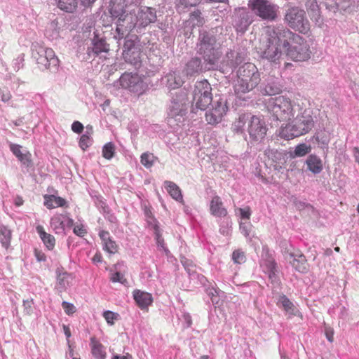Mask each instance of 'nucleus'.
Segmentation results:
<instances>
[{
    "label": "nucleus",
    "instance_id": "nucleus-1",
    "mask_svg": "<svg viewBox=\"0 0 359 359\" xmlns=\"http://www.w3.org/2000/svg\"><path fill=\"white\" fill-rule=\"evenodd\" d=\"M199 40L198 52L200 55H203L205 62V66L203 67L201 62L198 58H192L187 63L183 71L187 76H191L203 70L213 69L220 57L219 52L215 47V39L214 37L209 36L206 33H203L200 35Z\"/></svg>",
    "mask_w": 359,
    "mask_h": 359
},
{
    "label": "nucleus",
    "instance_id": "nucleus-2",
    "mask_svg": "<svg viewBox=\"0 0 359 359\" xmlns=\"http://www.w3.org/2000/svg\"><path fill=\"white\" fill-rule=\"evenodd\" d=\"M286 28L280 27H267L264 32L261 47L260 56L269 62L278 63L283 57L281 48L285 50L283 35L286 34Z\"/></svg>",
    "mask_w": 359,
    "mask_h": 359
},
{
    "label": "nucleus",
    "instance_id": "nucleus-3",
    "mask_svg": "<svg viewBox=\"0 0 359 359\" xmlns=\"http://www.w3.org/2000/svg\"><path fill=\"white\" fill-rule=\"evenodd\" d=\"M296 116L278 130V136L291 140L308 133L314 126V121L309 111L302 108L297 111Z\"/></svg>",
    "mask_w": 359,
    "mask_h": 359
},
{
    "label": "nucleus",
    "instance_id": "nucleus-4",
    "mask_svg": "<svg viewBox=\"0 0 359 359\" xmlns=\"http://www.w3.org/2000/svg\"><path fill=\"white\" fill-rule=\"evenodd\" d=\"M283 43L287 57L294 62H304L311 58V51L306 41L286 28Z\"/></svg>",
    "mask_w": 359,
    "mask_h": 359
},
{
    "label": "nucleus",
    "instance_id": "nucleus-5",
    "mask_svg": "<svg viewBox=\"0 0 359 359\" xmlns=\"http://www.w3.org/2000/svg\"><path fill=\"white\" fill-rule=\"evenodd\" d=\"M266 108L274 119L288 123L300 109L298 104L284 95L269 99Z\"/></svg>",
    "mask_w": 359,
    "mask_h": 359
},
{
    "label": "nucleus",
    "instance_id": "nucleus-6",
    "mask_svg": "<svg viewBox=\"0 0 359 359\" xmlns=\"http://www.w3.org/2000/svg\"><path fill=\"white\" fill-rule=\"evenodd\" d=\"M259 82L260 75L257 67L250 62L245 63L238 71L235 92L238 95L247 93L253 90Z\"/></svg>",
    "mask_w": 359,
    "mask_h": 359
},
{
    "label": "nucleus",
    "instance_id": "nucleus-7",
    "mask_svg": "<svg viewBox=\"0 0 359 359\" xmlns=\"http://www.w3.org/2000/svg\"><path fill=\"white\" fill-rule=\"evenodd\" d=\"M32 57L40 68L50 70L57 69L60 60L55 51L43 43L34 42L31 46Z\"/></svg>",
    "mask_w": 359,
    "mask_h": 359
},
{
    "label": "nucleus",
    "instance_id": "nucleus-8",
    "mask_svg": "<svg viewBox=\"0 0 359 359\" xmlns=\"http://www.w3.org/2000/svg\"><path fill=\"white\" fill-rule=\"evenodd\" d=\"M284 20L292 29L302 34H307L310 30V23L304 9L298 6H288L285 9Z\"/></svg>",
    "mask_w": 359,
    "mask_h": 359
},
{
    "label": "nucleus",
    "instance_id": "nucleus-9",
    "mask_svg": "<svg viewBox=\"0 0 359 359\" xmlns=\"http://www.w3.org/2000/svg\"><path fill=\"white\" fill-rule=\"evenodd\" d=\"M248 7L257 16L267 21L275 20L279 7L269 0H249Z\"/></svg>",
    "mask_w": 359,
    "mask_h": 359
},
{
    "label": "nucleus",
    "instance_id": "nucleus-10",
    "mask_svg": "<svg viewBox=\"0 0 359 359\" xmlns=\"http://www.w3.org/2000/svg\"><path fill=\"white\" fill-rule=\"evenodd\" d=\"M114 87L127 89L132 93L142 95L146 90L147 86L137 74L126 72L114 82Z\"/></svg>",
    "mask_w": 359,
    "mask_h": 359
},
{
    "label": "nucleus",
    "instance_id": "nucleus-11",
    "mask_svg": "<svg viewBox=\"0 0 359 359\" xmlns=\"http://www.w3.org/2000/svg\"><path fill=\"white\" fill-rule=\"evenodd\" d=\"M212 88L206 80L197 81L193 93V100L196 108L205 110L212 101Z\"/></svg>",
    "mask_w": 359,
    "mask_h": 359
},
{
    "label": "nucleus",
    "instance_id": "nucleus-12",
    "mask_svg": "<svg viewBox=\"0 0 359 359\" xmlns=\"http://www.w3.org/2000/svg\"><path fill=\"white\" fill-rule=\"evenodd\" d=\"M248 133L251 142H262L266 137L268 126L263 117L252 115L248 120Z\"/></svg>",
    "mask_w": 359,
    "mask_h": 359
},
{
    "label": "nucleus",
    "instance_id": "nucleus-13",
    "mask_svg": "<svg viewBox=\"0 0 359 359\" xmlns=\"http://www.w3.org/2000/svg\"><path fill=\"white\" fill-rule=\"evenodd\" d=\"M189 103L187 93L184 90H180L176 93L175 97L172 98L168 116L176 120L180 119L187 114Z\"/></svg>",
    "mask_w": 359,
    "mask_h": 359
},
{
    "label": "nucleus",
    "instance_id": "nucleus-14",
    "mask_svg": "<svg viewBox=\"0 0 359 359\" xmlns=\"http://www.w3.org/2000/svg\"><path fill=\"white\" fill-rule=\"evenodd\" d=\"M114 23L116 26V35H114V38L117 40H120L124 37H126V39L130 38V36H128L129 33L134 28L137 27L133 10H130L128 13L124 15L123 17H119Z\"/></svg>",
    "mask_w": 359,
    "mask_h": 359
},
{
    "label": "nucleus",
    "instance_id": "nucleus-15",
    "mask_svg": "<svg viewBox=\"0 0 359 359\" xmlns=\"http://www.w3.org/2000/svg\"><path fill=\"white\" fill-rule=\"evenodd\" d=\"M123 55L127 62L137 65L140 62L141 47L136 35L127 38L124 43Z\"/></svg>",
    "mask_w": 359,
    "mask_h": 359
},
{
    "label": "nucleus",
    "instance_id": "nucleus-16",
    "mask_svg": "<svg viewBox=\"0 0 359 359\" xmlns=\"http://www.w3.org/2000/svg\"><path fill=\"white\" fill-rule=\"evenodd\" d=\"M228 111L226 100L223 97H219L213 102L212 108L205 113V120L210 124L219 123Z\"/></svg>",
    "mask_w": 359,
    "mask_h": 359
},
{
    "label": "nucleus",
    "instance_id": "nucleus-17",
    "mask_svg": "<svg viewBox=\"0 0 359 359\" xmlns=\"http://www.w3.org/2000/svg\"><path fill=\"white\" fill-rule=\"evenodd\" d=\"M137 28L144 27L156 20V11L150 7L135 8L133 9Z\"/></svg>",
    "mask_w": 359,
    "mask_h": 359
},
{
    "label": "nucleus",
    "instance_id": "nucleus-18",
    "mask_svg": "<svg viewBox=\"0 0 359 359\" xmlns=\"http://www.w3.org/2000/svg\"><path fill=\"white\" fill-rule=\"evenodd\" d=\"M74 221L67 214H55L50 219V226L57 234H65L73 226Z\"/></svg>",
    "mask_w": 359,
    "mask_h": 359
},
{
    "label": "nucleus",
    "instance_id": "nucleus-19",
    "mask_svg": "<svg viewBox=\"0 0 359 359\" xmlns=\"http://www.w3.org/2000/svg\"><path fill=\"white\" fill-rule=\"evenodd\" d=\"M252 22V14L246 9L240 8L236 11L234 27L237 32L241 33L245 32Z\"/></svg>",
    "mask_w": 359,
    "mask_h": 359
},
{
    "label": "nucleus",
    "instance_id": "nucleus-20",
    "mask_svg": "<svg viewBox=\"0 0 359 359\" xmlns=\"http://www.w3.org/2000/svg\"><path fill=\"white\" fill-rule=\"evenodd\" d=\"M131 7L126 4V0H111L109 12L113 22L134 9Z\"/></svg>",
    "mask_w": 359,
    "mask_h": 359
},
{
    "label": "nucleus",
    "instance_id": "nucleus-21",
    "mask_svg": "<svg viewBox=\"0 0 359 359\" xmlns=\"http://www.w3.org/2000/svg\"><path fill=\"white\" fill-rule=\"evenodd\" d=\"M210 212L216 217H224L227 215V210L224 207L223 203L218 196H215L210 201Z\"/></svg>",
    "mask_w": 359,
    "mask_h": 359
},
{
    "label": "nucleus",
    "instance_id": "nucleus-22",
    "mask_svg": "<svg viewBox=\"0 0 359 359\" xmlns=\"http://www.w3.org/2000/svg\"><path fill=\"white\" fill-rule=\"evenodd\" d=\"M133 295L136 304L142 309L147 308L153 302V298L150 293L140 290H134Z\"/></svg>",
    "mask_w": 359,
    "mask_h": 359
},
{
    "label": "nucleus",
    "instance_id": "nucleus-23",
    "mask_svg": "<svg viewBox=\"0 0 359 359\" xmlns=\"http://www.w3.org/2000/svg\"><path fill=\"white\" fill-rule=\"evenodd\" d=\"M263 252H266V258H264L262 255V259L261 261V266L264 268L266 273L269 274V278L273 280L276 278V264L273 259L271 257H268V250L266 248H263Z\"/></svg>",
    "mask_w": 359,
    "mask_h": 359
},
{
    "label": "nucleus",
    "instance_id": "nucleus-24",
    "mask_svg": "<svg viewBox=\"0 0 359 359\" xmlns=\"http://www.w3.org/2000/svg\"><path fill=\"white\" fill-rule=\"evenodd\" d=\"M305 164L307 169L315 175L320 173L323 170V163L321 158L315 154H310L307 157Z\"/></svg>",
    "mask_w": 359,
    "mask_h": 359
},
{
    "label": "nucleus",
    "instance_id": "nucleus-25",
    "mask_svg": "<svg viewBox=\"0 0 359 359\" xmlns=\"http://www.w3.org/2000/svg\"><path fill=\"white\" fill-rule=\"evenodd\" d=\"M90 50L95 55H99L101 53H107L109 50V46L102 38H99L97 34H95L94 38L92 41V47L88 48V53L90 54Z\"/></svg>",
    "mask_w": 359,
    "mask_h": 359
},
{
    "label": "nucleus",
    "instance_id": "nucleus-26",
    "mask_svg": "<svg viewBox=\"0 0 359 359\" xmlns=\"http://www.w3.org/2000/svg\"><path fill=\"white\" fill-rule=\"evenodd\" d=\"M11 151L18 158V159L24 165L29 166L31 163V154L25 151H22V147L17 144L11 143L9 146Z\"/></svg>",
    "mask_w": 359,
    "mask_h": 359
},
{
    "label": "nucleus",
    "instance_id": "nucleus-27",
    "mask_svg": "<svg viewBox=\"0 0 359 359\" xmlns=\"http://www.w3.org/2000/svg\"><path fill=\"white\" fill-rule=\"evenodd\" d=\"M149 226L154 230L155 236H156V241L157 247L160 250L164 251L166 254L169 252L168 250L165 246L164 240L161 236V231L159 226H158L156 220L150 217L147 221Z\"/></svg>",
    "mask_w": 359,
    "mask_h": 359
},
{
    "label": "nucleus",
    "instance_id": "nucleus-28",
    "mask_svg": "<svg viewBox=\"0 0 359 359\" xmlns=\"http://www.w3.org/2000/svg\"><path fill=\"white\" fill-rule=\"evenodd\" d=\"M164 188L169 195L176 201L183 203V196L180 188L173 182L165 181Z\"/></svg>",
    "mask_w": 359,
    "mask_h": 359
},
{
    "label": "nucleus",
    "instance_id": "nucleus-29",
    "mask_svg": "<svg viewBox=\"0 0 359 359\" xmlns=\"http://www.w3.org/2000/svg\"><path fill=\"white\" fill-rule=\"evenodd\" d=\"M99 236L102 240L103 249L110 254H114L117 250V245L113 240L111 239L109 232L100 231Z\"/></svg>",
    "mask_w": 359,
    "mask_h": 359
},
{
    "label": "nucleus",
    "instance_id": "nucleus-30",
    "mask_svg": "<svg viewBox=\"0 0 359 359\" xmlns=\"http://www.w3.org/2000/svg\"><path fill=\"white\" fill-rule=\"evenodd\" d=\"M91 353L95 359H105L106 351L104 346L95 337L90 339Z\"/></svg>",
    "mask_w": 359,
    "mask_h": 359
},
{
    "label": "nucleus",
    "instance_id": "nucleus-31",
    "mask_svg": "<svg viewBox=\"0 0 359 359\" xmlns=\"http://www.w3.org/2000/svg\"><path fill=\"white\" fill-rule=\"evenodd\" d=\"M290 255L292 258L290 262L297 271L301 273H306L308 271L306 259L303 255L290 254Z\"/></svg>",
    "mask_w": 359,
    "mask_h": 359
},
{
    "label": "nucleus",
    "instance_id": "nucleus-32",
    "mask_svg": "<svg viewBox=\"0 0 359 359\" xmlns=\"http://www.w3.org/2000/svg\"><path fill=\"white\" fill-rule=\"evenodd\" d=\"M36 230L46 247L48 250H53L55 244V239L54 236L46 233L43 227L41 225H38L36 227Z\"/></svg>",
    "mask_w": 359,
    "mask_h": 359
},
{
    "label": "nucleus",
    "instance_id": "nucleus-33",
    "mask_svg": "<svg viewBox=\"0 0 359 359\" xmlns=\"http://www.w3.org/2000/svg\"><path fill=\"white\" fill-rule=\"evenodd\" d=\"M73 276L67 272L60 273L57 277V287L60 290H65L72 285Z\"/></svg>",
    "mask_w": 359,
    "mask_h": 359
},
{
    "label": "nucleus",
    "instance_id": "nucleus-34",
    "mask_svg": "<svg viewBox=\"0 0 359 359\" xmlns=\"http://www.w3.org/2000/svg\"><path fill=\"white\" fill-rule=\"evenodd\" d=\"M280 86L273 79L269 81L261 89V93L264 95H274L279 94L281 92Z\"/></svg>",
    "mask_w": 359,
    "mask_h": 359
},
{
    "label": "nucleus",
    "instance_id": "nucleus-35",
    "mask_svg": "<svg viewBox=\"0 0 359 359\" xmlns=\"http://www.w3.org/2000/svg\"><path fill=\"white\" fill-rule=\"evenodd\" d=\"M65 203V200L61 197L55 196L54 195H46L44 196V205L49 209L63 207Z\"/></svg>",
    "mask_w": 359,
    "mask_h": 359
},
{
    "label": "nucleus",
    "instance_id": "nucleus-36",
    "mask_svg": "<svg viewBox=\"0 0 359 359\" xmlns=\"http://www.w3.org/2000/svg\"><path fill=\"white\" fill-rule=\"evenodd\" d=\"M278 304L282 306L290 316H297L299 313L293 303L285 295L279 298Z\"/></svg>",
    "mask_w": 359,
    "mask_h": 359
},
{
    "label": "nucleus",
    "instance_id": "nucleus-37",
    "mask_svg": "<svg viewBox=\"0 0 359 359\" xmlns=\"http://www.w3.org/2000/svg\"><path fill=\"white\" fill-rule=\"evenodd\" d=\"M166 86L169 89H176L180 87L183 83V80L176 72H170L165 76Z\"/></svg>",
    "mask_w": 359,
    "mask_h": 359
},
{
    "label": "nucleus",
    "instance_id": "nucleus-38",
    "mask_svg": "<svg viewBox=\"0 0 359 359\" xmlns=\"http://www.w3.org/2000/svg\"><path fill=\"white\" fill-rule=\"evenodd\" d=\"M306 6L311 19L318 22L320 20V11L316 0H309Z\"/></svg>",
    "mask_w": 359,
    "mask_h": 359
},
{
    "label": "nucleus",
    "instance_id": "nucleus-39",
    "mask_svg": "<svg viewBox=\"0 0 359 359\" xmlns=\"http://www.w3.org/2000/svg\"><path fill=\"white\" fill-rule=\"evenodd\" d=\"M252 115L242 114L233 123V128L237 133H243L245 128H248V120Z\"/></svg>",
    "mask_w": 359,
    "mask_h": 359
},
{
    "label": "nucleus",
    "instance_id": "nucleus-40",
    "mask_svg": "<svg viewBox=\"0 0 359 359\" xmlns=\"http://www.w3.org/2000/svg\"><path fill=\"white\" fill-rule=\"evenodd\" d=\"M57 7L67 13H73L77 8V0H55Z\"/></svg>",
    "mask_w": 359,
    "mask_h": 359
},
{
    "label": "nucleus",
    "instance_id": "nucleus-41",
    "mask_svg": "<svg viewBox=\"0 0 359 359\" xmlns=\"http://www.w3.org/2000/svg\"><path fill=\"white\" fill-rule=\"evenodd\" d=\"M11 231L6 226H2L0 229V243L5 248H8L11 240Z\"/></svg>",
    "mask_w": 359,
    "mask_h": 359
},
{
    "label": "nucleus",
    "instance_id": "nucleus-42",
    "mask_svg": "<svg viewBox=\"0 0 359 359\" xmlns=\"http://www.w3.org/2000/svg\"><path fill=\"white\" fill-rule=\"evenodd\" d=\"M311 151V147L304 143L297 145L294 148V151L290 154L291 157H302L309 154Z\"/></svg>",
    "mask_w": 359,
    "mask_h": 359
},
{
    "label": "nucleus",
    "instance_id": "nucleus-43",
    "mask_svg": "<svg viewBox=\"0 0 359 359\" xmlns=\"http://www.w3.org/2000/svg\"><path fill=\"white\" fill-rule=\"evenodd\" d=\"M60 28L56 21H52L46 29V35L50 39L53 40L59 36Z\"/></svg>",
    "mask_w": 359,
    "mask_h": 359
},
{
    "label": "nucleus",
    "instance_id": "nucleus-44",
    "mask_svg": "<svg viewBox=\"0 0 359 359\" xmlns=\"http://www.w3.org/2000/svg\"><path fill=\"white\" fill-rule=\"evenodd\" d=\"M200 0H178L177 9L179 12H184L185 9L189 7L196 6Z\"/></svg>",
    "mask_w": 359,
    "mask_h": 359
},
{
    "label": "nucleus",
    "instance_id": "nucleus-45",
    "mask_svg": "<svg viewBox=\"0 0 359 359\" xmlns=\"http://www.w3.org/2000/svg\"><path fill=\"white\" fill-rule=\"evenodd\" d=\"M155 159L153 154L145 152L141 155L140 162L145 168H149L154 165Z\"/></svg>",
    "mask_w": 359,
    "mask_h": 359
},
{
    "label": "nucleus",
    "instance_id": "nucleus-46",
    "mask_svg": "<svg viewBox=\"0 0 359 359\" xmlns=\"http://www.w3.org/2000/svg\"><path fill=\"white\" fill-rule=\"evenodd\" d=\"M115 154V145L112 142L107 143L102 148V156L107 160L111 159Z\"/></svg>",
    "mask_w": 359,
    "mask_h": 359
},
{
    "label": "nucleus",
    "instance_id": "nucleus-47",
    "mask_svg": "<svg viewBox=\"0 0 359 359\" xmlns=\"http://www.w3.org/2000/svg\"><path fill=\"white\" fill-rule=\"evenodd\" d=\"M103 317L109 325H113L115 320H118L119 315L111 311H105L103 313Z\"/></svg>",
    "mask_w": 359,
    "mask_h": 359
},
{
    "label": "nucleus",
    "instance_id": "nucleus-48",
    "mask_svg": "<svg viewBox=\"0 0 359 359\" xmlns=\"http://www.w3.org/2000/svg\"><path fill=\"white\" fill-rule=\"evenodd\" d=\"M201 13L196 11L190 15V20L194 25L201 26L204 23L203 18L201 16Z\"/></svg>",
    "mask_w": 359,
    "mask_h": 359
},
{
    "label": "nucleus",
    "instance_id": "nucleus-49",
    "mask_svg": "<svg viewBox=\"0 0 359 359\" xmlns=\"http://www.w3.org/2000/svg\"><path fill=\"white\" fill-rule=\"evenodd\" d=\"M232 259L236 264H242L245 262V253L241 250H236L232 254Z\"/></svg>",
    "mask_w": 359,
    "mask_h": 359
},
{
    "label": "nucleus",
    "instance_id": "nucleus-50",
    "mask_svg": "<svg viewBox=\"0 0 359 359\" xmlns=\"http://www.w3.org/2000/svg\"><path fill=\"white\" fill-rule=\"evenodd\" d=\"M91 142L90 135L85 133L80 138L79 146L83 150H85L91 144Z\"/></svg>",
    "mask_w": 359,
    "mask_h": 359
},
{
    "label": "nucleus",
    "instance_id": "nucleus-51",
    "mask_svg": "<svg viewBox=\"0 0 359 359\" xmlns=\"http://www.w3.org/2000/svg\"><path fill=\"white\" fill-rule=\"evenodd\" d=\"M252 229V224L250 222H240V229L245 238H249Z\"/></svg>",
    "mask_w": 359,
    "mask_h": 359
},
{
    "label": "nucleus",
    "instance_id": "nucleus-52",
    "mask_svg": "<svg viewBox=\"0 0 359 359\" xmlns=\"http://www.w3.org/2000/svg\"><path fill=\"white\" fill-rule=\"evenodd\" d=\"M62 306L65 313L68 316L74 314L76 311V307L73 304L65 301L62 302Z\"/></svg>",
    "mask_w": 359,
    "mask_h": 359
},
{
    "label": "nucleus",
    "instance_id": "nucleus-53",
    "mask_svg": "<svg viewBox=\"0 0 359 359\" xmlns=\"http://www.w3.org/2000/svg\"><path fill=\"white\" fill-rule=\"evenodd\" d=\"M111 280L114 283L118 282L123 285H126L128 283L126 278L119 272H116L112 274Z\"/></svg>",
    "mask_w": 359,
    "mask_h": 359
},
{
    "label": "nucleus",
    "instance_id": "nucleus-54",
    "mask_svg": "<svg viewBox=\"0 0 359 359\" xmlns=\"http://www.w3.org/2000/svg\"><path fill=\"white\" fill-rule=\"evenodd\" d=\"M33 305H34L33 299H28L26 300H23V306L25 309V311L27 315H31L32 313Z\"/></svg>",
    "mask_w": 359,
    "mask_h": 359
},
{
    "label": "nucleus",
    "instance_id": "nucleus-55",
    "mask_svg": "<svg viewBox=\"0 0 359 359\" xmlns=\"http://www.w3.org/2000/svg\"><path fill=\"white\" fill-rule=\"evenodd\" d=\"M241 219H249L251 215V210L249 207L239 208L238 210Z\"/></svg>",
    "mask_w": 359,
    "mask_h": 359
},
{
    "label": "nucleus",
    "instance_id": "nucleus-56",
    "mask_svg": "<svg viewBox=\"0 0 359 359\" xmlns=\"http://www.w3.org/2000/svg\"><path fill=\"white\" fill-rule=\"evenodd\" d=\"M72 130H73V132H74L75 133H77V134H80L82 133L83 130V124L79 122V121H74L73 122V123L72 124Z\"/></svg>",
    "mask_w": 359,
    "mask_h": 359
},
{
    "label": "nucleus",
    "instance_id": "nucleus-57",
    "mask_svg": "<svg viewBox=\"0 0 359 359\" xmlns=\"http://www.w3.org/2000/svg\"><path fill=\"white\" fill-rule=\"evenodd\" d=\"M0 96L1 99L4 102H8L11 98V94L10 91L8 90H0Z\"/></svg>",
    "mask_w": 359,
    "mask_h": 359
},
{
    "label": "nucleus",
    "instance_id": "nucleus-58",
    "mask_svg": "<svg viewBox=\"0 0 359 359\" xmlns=\"http://www.w3.org/2000/svg\"><path fill=\"white\" fill-rule=\"evenodd\" d=\"M74 233L79 236H83L86 233V230L83 225L74 226Z\"/></svg>",
    "mask_w": 359,
    "mask_h": 359
},
{
    "label": "nucleus",
    "instance_id": "nucleus-59",
    "mask_svg": "<svg viewBox=\"0 0 359 359\" xmlns=\"http://www.w3.org/2000/svg\"><path fill=\"white\" fill-rule=\"evenodd\" d=\"M62 329H63V331H64V334H65L67 340H69V338L71 337V335H72L71 334L70 328L69 327V326L63 325H62Z\"/></svg>",
    "mask_w": 359,
    "mask_h": 359
},
{
    "label": "nucleus",
    "instance_id": "nucleus-60",
    "mask_svg": "<svg viewBox=\"0 0 359 359\" xmlns=\"http://www.w3.org/2000/svg\"><path fill=\"white\" fill-rule=\"evenodd\" d=\"M112 359H133L131 355L127 353L124 355H115L113 356Z\"/></svg>",
    "mask_w": 359,
    "mask_h": 359
},
{
    "label": "nucleus",
    "instance_id": "nucleus-61",
    "mask_svg": "<svg viewBox=\"0 0 359 359\" xmlns=\"http://www.w3.org/2000/svg\"><path fill=\"white\" fill-rule=\"evenodd\" d=\"M23 199L22 197L20 196H16L15 198H14V204L16 205V206H20L23 204Z\"/></svg>",
    "mask_w": 359,
    "mask_h": 359
},
{
    "label": "nucleus",
    "instance_id": "nucleus-62",
    "mask_svg": "<svg viewBox=\"0 0 359 359\" xmlns=\"http://www.w3.org/2000/svg\"><path fill=\"white\" fill-rule=\"evenodd\" d=\"M93 263L97 264L102 262V256L100 253H96L93 259H92Z\"/></svg>",
    "mask_w": 359,
    "mask_h": 359
},
{
    "label": "nucleus",
    "instance_id": "nucleus-63",
    "mask_svg": "<svg viewBox=\"0 0 359 359\" xmlns=\"http://www.w3.org/2000/svg\"><path fill=\"white\" fill-rule=\"evenodd\" d=\"M81 3L84 6H89L94 4L97 0H80Z\"/></svg>",
    "mask_w": 359,
    "mask_h": 359
},
{
    "label": "nucleus",
    "instance_id": "nucleus-64",
    "mask_svg": "<svg viewBox=\"0 0 359 359\" xmlns=\"http://www.w3.org/2000/svg\"><path fill=\"white\" fill-rule=\"evenodd\" d=\"M353 156L355 161L359 164V149L357 147L353 149Z\"/></svg>",
    "mask_w": 359,
    "mask_h": 359
}]
</instances>
